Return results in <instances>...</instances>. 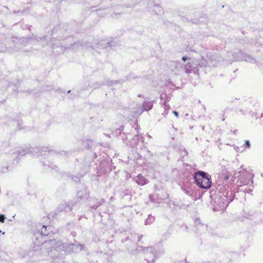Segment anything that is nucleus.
<instances>
[{
  "label": "nucleus",
  "mask_w": 263,
  "mask_h": 263,
  "mask_svg": "<svg viewBox=\"0 0 263 263\" xmlns=\"http://www.w3.org/2000/svg\"><path fill=\"white\" fill-rule=\"evenodd\" d=\"M196 184L200 188L208 189L211 186V176L203 171H198L194 175Z\"/></svg>",
  "instance_id": "1"
},
{
  "label": "nucleus",
  "mask_w": 263,
  "mask_h": 263,
  "mask_svg": "<svg viewBox=\"0 0 263 263\" xmlns=\"http://www.w3.org/2000/svg\"><path fill=\"white\" fill-rule=\"evenodd\" d=\"M233 195L232 192L227 191L220 195L215 201L216 205L215 209H216L217 210L226 209L229 204L233 200Z\"/></svg>",
  "instance_id": "2"
},
{
  "label": "nucleus",
  "mask_w": 263,
  "mask_h": 263,
  "mask_svg": "<svg viewBox=\"0 0 263 263\" xmlns=\"http://www.w3.org/2000/svg\"><path fill=\"white\" fill-rule=\"evenodd\" d=\"M140 248L145 254V259L148 263H154L155 259L160 256L161 253H157L152 247L143 248L141 247Z\"/></svg>",
  "instance_id": "3"
},
{
  "label": "nucleus",
  "mask_w": 263,
  "mask_h": 263,
  "mask_svg": "<svg viewBox=\"0 0 263 263\" xmlns=\"http://www.w3.org/2000/svg\"><path fill=\"white\" fill-rule=\"evenodd\" d=\"M238 173L240 174V175L238 177H239L240 183L242 185L249 184L250 180H251V182L253 183V178L254 177V175L253 173H250L243 169L240 170Z\"/></svg>",
  "instance_id": "4"
},
{
  "label": "nucleus",
  "mask_w": 263,
  "mask_h": 263,
  "mask_svg": "<svg viewBox=\"0 0 263 263\" xmlns=\"http://www.w3.org/2000/svg\"><path fill=\"white\" fill-rule=\"evenodd\" d=\"M235 60H242L250 63H254L255 60L251 56L244 53L243 52L239 51L237 53H235L234 55Z\"/></svg>",
  "instance_id": "5"
},
{
  "label": "nucleus",
  "mask_w": 263,
  "mask_h": 263,
  "mask_svg": "<svg viewBox=\"0 0 263 263\" xmlns=\"http://www.w3.org/2000/svg\"><path fill=\"white\" fill-rule=\"evenodd\" d=\"M77 198L81 201H85L88 199L89 193L87 189L83 187L81 190L78 192Z\"/></svg>",
  "instance_id": "6"
},
{
  "label": "nucleus",
  "mask_w": 263,
  "mask_h": 263,
  "mask_svg": "<svg viewBox=\"0 0 263 263\" xmlns=\"http://www.w3.org/2000/svg\"><path fill=\"white\" fill-rule=\"evenodd\" d=\"M168 195L166 194L164 198H161L160 197L159 195H155L154 196L153 195H150L149 196V200L152 202H154L156 203H162L165 202V199L168 198Z\"/></svg>",
  "instance_id": "7"
},
{
  "label": "nucleus",
  "mask_w": 263,
  "mask_h": 263,
  "mask_svg": "<svg viewBox=\"0 0 263 263\" xmlns=\"http://www.w3.org/2000/svg\"><path fill=\"white\" fill-rule=\"evenodd\" d=\"M153 106L152 101H145L143 104L142 108L138 112L141 114L144 111H148L153 108Z\"/></svg>",
  "instance_id": "8"
},
{
  "label": "nucleus",
  "mask_w": 263,
  "mask_h": 263,
  "mask_svg": "<svg viewBox=\"0 0 263 263\" xmlns=\"http://www.w3.org/2000/svg\"><path fill=\"white\" fill-rule=\"evenodd\" d=\"M168 101L167 100V99H166V100H164L163 103H162V102L161 103V105L163 107L164 110V111L162 114V115L164 117H166L167 115V114L168 113V111L171 108L170 106L168 104H167Z\"/></svg>",
  "instance_id": "9"
},
{
  "label": "nucleus",
  "mask_w": 263,
  "mask_h": 263,
  "mask_svg": "<svg viewBox=\"0 0 263 263\" xmlns=\"http://www.w3.org/2000/svg\"><path fill=\"white\" fill-rule=\"evenodd\" d=\"M135 181L136 182L140 185H143L146 184L148 181L142 175H138L136 178H135Z\"/></svg>",
  "instance_id": "10"
},
{
  "label": "nucleus",
  "mask_w": 263,
  "mask_h": 263,
  "mask_svg": "<svg viewBox=\"0 0 263 263\" xmlns=\"http://www.w3.org/2000/svg\"><path fill=\"white\" fill-rule=\"evenodd\" d=\"M46 243H48L52 246L54 245V249L62 250L64 248L63 246L61 247V243L59 245V242H55V240H50L48 242H46Z\"/></svg>",
  "instance_id": "11"
},
{
  "label": "nucleus",
  "mask_w": 263,
  "mask_h": 263,
  "mask_svg": "<svg viewBox=\"0 0 263 263\" xmlns=\"http://www.w3.org/2000/svg\"><path fill=\"white\" fill-rule=\"evenodd\" d=\"M59 209H60V211H64L66 212H69L71 210V208L70 207V205L66 203L61 204Z\"/></svg>",
  "instance_id": "12"
},
{
  "label": "nucleus",
  "mask_w": 263,
  "mask_h": 263,
  "mask_svg": "<svg viewBox=\"0 0 263 263\" xmlns=\"http://www.w3.org/2000/svg\"><path fill=\"white\" fill-rule=\"evenodd\" d=\"M155 219V218L154 216H153L152 215H149L145 220V224L147 225L152 223L154 221Z\"/></svg>",
  "instance_id": "13"
},
{
  "label": "nucleus",
  "mask_w": 263,
  "mask_h": 263,
  "mask_svg": "<svg viewBox=\"0 0 263 263\" xmlns=\"http://www.w3.org/2000/svg\"><path fill=\"white\" fill-rule=\"evenodd\" d=\"M194 68L190 63H188L184 66V70L186 73H190L194 71Z\"/></svg>",
  "instance_id": "14"
},
{
  "label": "nucleus",
  "mask_w": 263,
  "mask_h": 263,
  "mask_svg": "<svg viewBox=\"0 0 263 263\" xmlns=\"http://www.w3.org/2000/svg\"><path fill=\"white\" fill-rule=\"evenodd\" d=\"M104 202V200L103 199H101L100 201H97L96 203L93 205H91L90 206V209L96 210L98 207L101 205Z\"/></svg>",
  "instance_id": "15"
},
{
  "label": "nucleus",
  "mask_w": 263,
  "mask_h": 263,
  "mask_svg": "<svg viewBox=\"0 0 263 263\" xmlns=\"http://www.w3.org/2000/svg\"><path fill=\"white\" fill-rule=\"evenodd\" d=\"M141 137V136H140L139 134H138L135 137H134L132 141H135V143H132V145L133 146H136V145L137 144V143L139 142V141L140 140V138Z\"/></svg>",
  "instance_id": "16"
},
{
  "label": "nucleus",
  "mask_w": 263,
  "mask_h": 263,
  "mask_svg": "<svg viewBox=\"0 0 263 263\" xmlns=\"http://www.w3.org/2000/svg\"><path fill=\"white\" fill-rule=\"evenodd\" d=\"M71 246L73 249H76V251H82L84 248V245H77L72 244Z\"/></svg>",
  "instance_id": "17"
},
{
  "label": "nucleus",
  "mask_w": 263,
  "mask_h": 263,
  "mask_svg": "<svg viewBox=\"0 0 263 263\" xmlns=\"http://www.w3.org/2000/svg\"><path fill=\"white\" fill-rule=\"evenodd\" d=\"M182 190L185 192V193L188 195H191L192 190L190 187H186L185 186H183L182 187Z\"/></svg>",
  "instance_id": "18"
},
{
  "label": "nucleus",
  "mask_w": 263,
  "mask_h": 263,
  "mask_svg": "<svg viewBox=\"0 0 263 263\" xmlns=\"http://www.w3.org/2000/svg\"><path fill=\"white\" fill-rule=\"evenodd\" d=\"M41 152L40 153V155H43L42 152H46L48 151V148L47 147L43 146L41 148Z\"/></svg>",
  "instance_id": "19"
},
{
  "label": "nucleus",
  "mask_w": 263,
  "mask_h": 263,
  "mask_svg": "<svg viewBox=\"0 0 263 263\" xmlns=\"http://www.w3.org/2000/svg\"><path fill=\"white\" fill-rule=\"evenodd\" d=\"M245 148H249L250 147V142L248 140L245 141V143L243 145Z\"/></svg>",
  "instance_id": "20"
},
{
  "label": "nucleus",
  "mask_w": 263,
  "mask_h": 263,
  "mask_svg": "<svg viewBox=\"0 0 263 263\" xmlns=\"http://www.w3.org/2000/svg\"><path fill=\"white\" fill-rule=\"evenodd\" d=\"M180 154L182 155V157H184L185 156H187L188 153L185 151V149H183L182 151H181Z\"/></svg>",
  "instance_id": "21"
},
{
  "label": "nucleus",
  "mask_w": 263,
  "mask_h": 263,
  "mask_svg": "<svg viewBox=\"0 0 263 263\" xmlns=\"http://www.w3.org/2000/svg\"><path fill=\"white\" fill-rule=\"evenodd\" d=\"M6 217L4 215L0 214V222H4Z\"/></svg>",
  "instance_id": "22"
},
{
  "label": "nucleus",
  "mask_w": 263,
  "mask_h": 263,
  "mask_svg": "<svg viewBox=\"0 0 263 263\" xmlns=\"http://www.w3.org/2000/svg\"><path fill=\"white\" fill-rule=\"evenodd\" d=\"M28 153V152L25 153V151H23L22 152H19L18 155L19 156H23V155H25L26 153Z\"/></svg>",
  "instance_id": "23"
},
{
  "label": "nucleus",
  "mask_w": 263,
  "mask_h": 263,
  "mask_svg": "<svg viewBox=\"0 0 263 263\" xmlns=\"http://www.w3.org/2000/svg\"><path fill=\"white\" fill-rule=\"evenodd\" d=\"M123 129H124V127H123V126H121V127L119 128V129H118L117 130V131H119V133L120 134H121V131H122V130H123Z\"/></svg>",
  "instance_id": "24"
},
{
  "label": "nucleus",
  "mask_w": 263,
  "mask_h": 263,
  "mask_svg": "<svg viewBox=\"0 0 263 263\" xmlns=\"http://www.w3.org/2000/svg\"><path fill=\"white\" fill-rule=\"evenodd\" d=\"M229 178H230V176L229 175H224L223 176V178L225 180H227L228 179H229Z\"/></svg>",
  "instance_id": "25"
},
{
  "label": "nucleus",
  "mask_w": 263,
  "mask_h": 263,
  "mask_svg": "<svg viewBox=\"0 0 263 263\" xmlns=\"http://www.w3.org/2000/svg\"><path fill=\"white\" fill-rule=\"evenodd\" d=\"M121 138L123 139V140H126V139H127V137H126V136L125 135V134H124L122 135V138Z\"/></svg>",
  "instance_id": "26"
},
{
  "label": "nucleus",
  "mask_w": 263,
  "mask_h": 263,
  "mask_svg": "<svg viewBox=\"0 0 263 263\" xmlns=\"http://www.w3.org/2000/svg\"><path fill=\"white\" fill-rule=\"evenodd\" d=\"M173 112L176 117H178L179 115L178 112H177L176 111H173Z\"/></svg>",
  "instance_id": "27"
},
{
  "label": "nucleus",
  "mask_w": 263,
  "mask_h": 263,
  "mask_svg": "<svg viewBox=\"0 0 263 263\" xmlns=\"http://www.w3.org/2000/svg\"><path fill=\"white\" fill-rule=\"evenodd\" d=\"M187 59H188V58H187V57H182V60L183 61H185Z\"/></svg>",
  "instance_id": "28"
},
{
  "label": "nucleus",
  "mask_w": 263,
  "mask_h": 263,
  "mask_svg": "<svg viewBox=\"0 0 263 263\" xmlns=\"http://www.w3.org/2000/svg\"><path fill=\"white\" fill-rule=\"evenodd\" d=\"M252 192V189H249L247 190V192H248V193H251V192Z\"/></svg>",
  "instance_id": "29"
},
{
  "label": "nucleus",
  "mask_w": 263,
  "mask_h": 263,
  "mask_svg": "<svg viewBox=\"0 0 263 263\" xmlns=\"http://www.w3.org/2000/svg\"><path fill=\"white\" fill-rule=\"evenodd\" d=\"M155 7L157 9H160V7L158 6V5H155Z\"/></svg>",
  "instance_id": "30"
},
{
  "label": "nucleus",
  "mask_w": 263,
  "mask_h": 263,
  "mask_svg": "<svg viewBox=\"0 0 263 263\" xmlns=\"http://www.w3.org/2000/svg\"><path fill=\"white\" fill-rule=\"evenodd\" d=\"M160 99H161V101H162V99H163V97H162V96H161Z\"/></svg>",
  "instance_id": "31"
},
{
  "label": "nucleus",
  "mask_w": 263,
  "mask_h": 263,
  "mask_svg": "<svg viewBox=\"0 0 263 263\" xmlns=\"http://www.w3.org/2000/svg\"><path fill=\"white\" fill-rule=\"evenodd\" d=\"M42 234H44V235H47L46 234H45V233H44L43 231H42Z\"/></svg>",
  "instance_id": "32"
},
{
  "label": "nucleus",
  "mask_w": 263,
  "mask_h": 263,
  "mask_svg": "<svg viewBox=\"0 0 263 263\" xmlns=\"http://www.w3.org/2000/svg\"><path fill=\"white\" fill-rule=\"evenodd\" d=\"M43 227L45 229H46V226H43Z\"/></svg>",
  "instance_id": "33"
},
{
  "label": "nucleus",
  "mask_w": 263,
  "mask_h": 263,
  "mask_svg": "<svg viewBox=\"0 0 263 263\" xmlns=\"http://www.w3.org/2000/svg\"><path fill=\"white\" fill-rule=\"evenodd\" d=\"M0 233H2V231L0 230Z\"/></svg>",
  "instance_id": "34"
}]
</instances>
